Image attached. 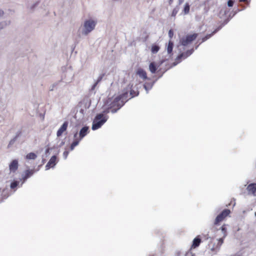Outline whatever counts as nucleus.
<instances>
[{"label": "nucleus", "instance_id": "nucleus-59", "mask_svg": "<svg viewBox=\"0 0 256 256\" xmlns=\"http://www.w3.org/2000/svg\"><path fill=\"white\" fill-rule=\"evenodd\" d=\"M200 44H201V42H200L199 44H198V45H197V46H196L195 48H196V50L198 48V47L199 46H200Z\"/></svg>", "mask_w": 256, "mask_h": 256}, {"label": "nucleus", "instance_id": "nucleus-15", "mask_svg": "<svg viewBox=\"0 0 256 256\" xmlns=\"http://www.w3.org/2000/svg\"><path fill=\"white\" fill-rule=\"evenodd\" d=\"M136 74L142 78L144 80H150V78H148L147 76L146 72L142 68H138L136 72Z\"/></svg>", "mask_w": 256, "mask_h": 256}, {"label": "nucleus", "instance_id": "nucleus-42", "mask_svg": "<svg viewBox=\"0 0 256 256\" xmlns=\"http://www.w3.org/2000/svg\"><path fill=\"white\" fill-rule=\"evenodd\" d=\"M78 130H76L75 132H74V140H78Z\"/></svg>", "mask_w": 256, "mask_h": 256}, {"label": "nucleus", "instance_id": "nucleus-18", "mask_svg": "<svg viewBox=\"0 0 256 256\" xmlns=\"http://www.w3.org/2000/svg\"><path fill=\"white\" fill-rule=\"evenodd\" d=\"M158 66L156 62H152L150 64L149 70L152 74H155L158 70Z\"/></svg>", "mask_w": 256, "mask_h": 256}, {"label": "nucleus", "instance_id": "nucleus-48", "mask_svg": "<svg viewBox=\"0 0 256 256\" xmlns=\"http://www.w3.org/2000/svg\"><path fill=\"white\" fill-rule=\"evenodd\" d=\"M178 63H180V62L176 60L172 64L170 68H172V66H176Z\"/></svg>", "mask_w": 256, "mask_h": 256}, {"label": "nucleus", "instance_id": "nucleus-61", "mask_svg": "<svg viewBox=\"0 0 256 256\" xmlns=\"http://www.w3.org/2000/svg\"><path fill=\"white\" fill-rule=\"evenodd\" d=\"M75 47H76V45L72 46V51H73L74 50Z\"/></svg>", "mask_w": 256, "mask_h": 256}, {"label": "nucleus", "instance_id": "nucleus-50", "mask_svg": "<svg viewBox=\"0 0 256 256\" xmlns=\"http://www.w3.org/2000/svg\"><path fill=\"white\" fill-rule=\"evenodd\" d=\"M2 193L1 192V190L0 189V202H2L4 200L3 198H2Z\"/></svg>", "mask_w": 256, "mask_h": 256}, {"label": "nucleus", "instance_id": "nucleus-12", "mask_svg": "<svg viewBox=\"0 0 256 256\" xmlns=\"http://www.w3.org/2000/svg\"><path fill=\"white\" fill-rule=\"evenodd\" d=\"M68 124V120L64 121L62 124L60 126V128L56 132V136L58 137H60L62 136V134L66 130Z\"/></svg>", "mask_w": 256, "mask_h": 256}, {"label": "nucleus", "instance_id": "nucleus-57", "mask_svg": "<svg viewBox=\"0 0 256 256\" xmlns=\"http://www.w3.org/2000/svg\"><path fill=\"white\" fill-rule=\"evenodd\" d=\"M57 149H58L57 152H56V154H55V155H56V156L57 154H59V152H60V148H57Z\"/></svg>", "mask_w": 256, "mask_h": 256}, {"label": "nucleus", "instance_id": "nucleus-52", "mask_svg": "<svg viewBox=\"0 0 256 256\" xmlns=\"http://www.w3.org/2000/svg\"><path fill=\"white\" fill-rule=\"evenodd\" d=\"M4 12L3 10H0V16L2 17L4 16Z\"/></svg>", "mask_w": 256, "mask_h": 256}, {"label": "nucleus", "instance_id": "nucleus-1", "mask_svg": "<svg viewBox=\"0 0 256 256\" xmlns=\"http://www.w3.org/2000/svg\"><path fill=\"white\" fill-rule=\"evenodd\" d=\"M130 89V84L124 88L122 94L116 97L110 104V112H116L128 101L130 94L129 90Z\"/></svg>", "mask_w": 256, "mask_h": 256}, {"label": "nucleus", "instance_id": "nucleus-56", "mask_svg": "<svg viewBox=\"0 0 256 256\" xmlns=\"http://www.w3.org/2000/svg\"><path fill=\"white\" fill-rule=\"evenodd\" d=\"M173 2V0H168V4L169 5H171Z\"/></svg>", "mask_w": 256, "mask_h": 256}, {"label": "nucleus", "instance_id": "nucleus-38", "mask_svg": "<svg viewBox=\"0 0 256 256\" xmlns=\"http://www.w3.org/2000/svg\"><path fill=\"white\" fill-rule=\"evenodd\" d=\"M235 0H228L227 2V4L228 7H232L234 4Z\"/></svg>", "mask_w": 256, "mask_h": 256}, {"label": "nucleus", "instance_id": "nucleus-6", "mask_svg": "<svg viewBox=\"0 0 256 256\" xmlns=\"http://www.w3.org/2000/svg\"><path fill=\"white\" fill-rule=\"evenodd\" d=\"M231 212L230 210L228 208H225L222 210L218 216H216L214 222V225L216 226L220 224V222H222L226 216H228Z\"/></svg>", "mask_w": 256, "mask_h": 256}, {"label": "nucleus", "instance_id": "nucleus-63", "mask_svg": "<svg viewBox=\"0 0 256 256\" xmlns=\"http://www.w3.org/2000/svg\"><path fill=\"white\" fill-rule=\"evenodd\" d=\"M102 112H110L109 110H103Z\"/></svg>", "mask_w": 256, "mask_h": 256}, {"label": "nucleus", "instance_id": "nucleus-13", "mask_svg": "<svg viewBox=\"0 0 256 256\" xmlns=\"http://www.w3.org/2000/svg\"><path fill=\"white\" fill-rule=\"evenodd\" d=\"M202 242V239L200 236H196L192 240V244L191 245V249L196 248L199 246L200 244Z\"/></svg>", "mask_w": 256, "mask_h": 256}, {"label": "nucleus", "instance_id": "nucleus-40", "mask_svg": "<svg viewBox=\"0 0 256 256\" xmlns=\"http://www.w3.org/2000/svg\"><path fill=\"white\" fill-rule=\"evenodd\" d=\"M68 154H69V152L68 150H66L64 151V152L63 153V157L64 160L66 159Z\"/></svg>", "mask_w": 256, "mask_h": 256}, {"label": "nucleus", "instance_id": "nucleus-58", "mask_svg": "<svg viewBox=\"0 0 256 256\" xmlns=\"http://www.w3.org/2000/svg\"><path fill=\"white\" fill-rule=\"evenodd\" d=\"M57 146H54L52 147H51L50 148H52V150L56 148Z\"/></svg>", "mask_w": 256, "mask_h": 256}, {"label": "nucleus", "instance_id": "nucleus-55", "mask_svg": "<svg viewBox=\"0 0 256 256\" xmlns=\"http://www.w3.org/2000/svg\"><path fill=\"white\" fill-rule=\"evenodd\" d=\"M46 162V160L44 158H42V164H41L42 166V164H44Z\"/></svg>", "mask_w": 256, "mask_h": 256}, {"label": "nucleus", "instance_id": "nucleus-33", "mask_svg": "<svg viewBox=\"0 0 256 256\" xmlns=\"http://www.w3.org/2000/svg\"><path fill=\"white\" fill-rule=\"evenodd\" d=\"M49 145L50 144H48L46 146L47 148L45 150L46 157H48L49 156V154H50V150H52V148H50V147H49Z\"/></svg>", "mask_w": 256, "mask_h": 256}, {"label": "nucleus", "instance_id": "nucleus-39", "mask_svg": "<svg viewBox=\"0 0 256 256\" xmlns=\"http://www.w3.org/2000/svg\"><path fill=\"white\" fill-rule=\"evenodd\" d=\"M195 254L192 252L191 248L190 250L186 254V256H194Z\"/></svg>", "mask_w": 256, "mask_h": 256}, {"label": "nucleus", "instance_id": "nucleus-19", "mask_svg": "<svg viewBox=\"0 0 256 256\" xmlns=\"http://www.w3.org/2000/svg\"><path fill=\"white\" fill-rule=\"evenodd\" d=\"M247 190L253 194L256 192V183H251L249 184L246 188Z\"/></svg>", "mask_w": 256, "mask_h": 256}, {"label": "nucleus", "instance_id": "nucleus-4", "mask_svg": "<svg viewBox=\"0 0 256 256\" xmlns=\"http://www.w3.org/2000/svg\"><path fill=\"white\" fill-rule=\"evenodd\" d=\"M96 24V22L94 20L91 19L86 20L84 23V28L82 30V34L84 36H87L94 29Z\"/></svg>", "mask_w": 256, "mask_h": 256}, {"label": "nucleus", "instance_id": "nucleus-9", "mask_svg": "<svg viewBox=\"0 0 256 256\" xmlns=\"http://www.w3.org/2000/svg\"><path fill=\"white\" fill-rule=\"evenodd\" d=\"M58 162L57 156H52L46 166V170H48L51 168H54Z\"/></svg>", "mask_w": 256, "mask_h": 256}, {"label": "nucleus", "instance_id": "nucleus-36", "mask_svg": "<svg viewBox=\"0 0 256 256\" xmlns=\"http://www.w3.org/2000/svg\"><path fill=\"white\" fill-rule=\"evenodd\" d=\"M46 113H36V116L40 118L42 121H43L44 119Z\"/></svg>", "mask_w": 256, "mask_h": 256}, {"label": "nucleus", "instance_id": "nucleus-54", "mask_svg": "<svg viewBox=\"0 0 256 256\" xmlns=\"http://www.w3.org/2000/svg\"><path fill=\"white\" fill-rule=\"evenodd\" d=\"M184 0H178V5H180L181 4H182V3H183Z\"/></svg>", "mask_w": 256, "mask_h": 256}, {"label": "nucleus", "instance_id": "nucleus-45", "mask_svg": "<svg viewBox=\"0 0 256 256\" xmlns=\"http://www.w3.org/2000/svg\"><path fill=\"white\" fill-rule=\"evenodd\" d=\"M57 85V84L56 83H54V84H52L50 86V91H52L54 90V88L55 86H56Z\"/></svg>", "mask_w": 256, "mask_h": 256}, {"label": "nucleus", "instance_id": "nucleus-26", "mask_svg": "<svg viewBox=\"0 0 256 256\" xmlns=\"http://www.w3.org/2000/svg\"><path fill=\"white\" fill-rule=\"evenodd\" d=\"M10 20H5L2 21L0 22V28L1 30L3 29L6 26H7L10 25Z\"/></svg>", "mask_w": 256, "mask_h": 256}, {"label": "nucleus", "instance_id": "nucleus-62", "mask_svg": "<svg viewBox=\"0 0 256 256\" xmlns=\"http://www.w3.org/2000/svg\"><path fill=\"white\" fill-rule=\"evenodd\" d=\"M240 10H239L238 8H236V10L234 11V12H240Z\"/></svg>", "mask_w": 256, "mask_h": 256}, {"label": "nucleus", "instance_id": "nucleus-32", "mask_svg": "<svg viewBox=\"0 0 256 256\" xmlns=\"http://www.w3.org/2000/svg\"><path fill=\"white\" fill-rule=\"evenodd\" d=\"M1 192L2 193V196L3 200L8 198V190L4 189L2 190H1Z\"/></svg>", "mask_w": 256, "mask_h": 256}, {"label": "nucleus", "instance_id": "nucleus-7", "mask_svg": "<svg viewBox=\"0 0 256 256\" xmlns=\"http://www.w3.org/2000/svg\"><path fill=\"white\" fill-rule=\"evenodd\" d=\"M228 226V224H224L220 228H218L215 226H213L212 230L214 232H216L214 237L217 236L226 237L228 235L226 228Z\"/></svg>", "mask_w": 256, "mask_h": 256}, {"label": "nucleus", "instance_id": "nucleus-2", "mask_svg": "<svg viewBox=\"0 0 256 256\" xmlns=\"http://www.w3.org/2000/svg\"><path fill=\"white\" fill-rule=\"evenodd\" d=\"M107 114L108 113H96L92 122V130H96L102 126L108 118Z\"/></svg>", "mask_w": 256, "mask_h": 256}, {"label": "nucleus", "instance_id": "nucleus-24", "mask_svg": "<svg viewBox=\"0 0 256 256\" xmlns=\"http://www.w3.org/2000/svg\"><path fill=\"white\" fill-rule=\"evenodd\" d=\"M37 157V155L34 152H30L27 154L26 156V160H35Z\"/></svg>", "mask_w": 256, "mask_h": 256}, {"label": "nucleus", "instance_id": "nucleus-8", "mask_svg": "<svg viewBox=\"0 0 256 256\" xmlns=\"http://www.w3.org/2000/svg\"><path fill=\"white\" fill-rule=\"evenodd\" d=\"M42 166V165H39L37 169H30L28 166V169L26 170L24 173L22 174V178L21 180H23L24 182L28 178L31 177L36 172H38L40 170V168Z\"/></svg>", "mask_w": 256, "mask_h": 256}, {"label": "nucleus", "instance_id": "nucleus-53", "mask_svg": "<svg viewBox=\"0 0 256 256\" xmlns=\"http://www.w3.org/2000/svg\"><path fill=\"white\" fill-rule=\"evenodd\" d=\"M204 237L205 238V239H206V240H208V239L209 238H210V237L208 236V234H206V235H204Z\"/></svg>", "mask_w": 256, "mask_h": 256}, {"label": "nucleus", "instance_id": "nucleus-35", "mask_svg": "<svg viewBox=\"0 0 256 256\" xmlns=\"http://www.w3.org/2000/svg\"><path fill=\"white\" fill-rule=\"evenodd\" d=\"M104 75H105L104 73H103V74H100L95 82H96L97 84H98L99 82H100L102 81V80L103 78Z\"/></svg>", "mask_w": 256, "mask_h": 256}, {"label": "nucleus", "instance_id": "nucleus-29", "mask_svg": "<svg viewBox=\"0 0 256 256\" xmlns=\"http://www.w3.org/2000/svg\"><path fill=\"white\" fill-rule=\"evenodd\" d=\"M186 58H185L184 52H180L176 58V60L180 62L182 59H185Z\"/></svg>", "mask_w": 256, "mask_h": 256}, {"label": "nucleus", "instance_id": "nucleus-41", "mask_svg": "<svg viewBox=\"0 0 256 256\" xmlns=\"http://www.w3.org/2000/svg\"><path fill=\"white\" fill-rule=\"evenodd\" d=\"M168 35L170 38H172L174 36V31L172 29L168 30Z\"/></svg>", "mask_w": 256, "mask_h": 256}, {"label": "nucleus", "instance_id": "nucleus-17", "mask_svg": "<svg viewBox=\"0 0 256 256\" xmlns=\"http://www.w3.org/2000/svg\"><path fill=\"white\" fill-rule=\"evenodd\" d=\"M174 42L170 40L168 41V44L166 47L168 54L171 56L173 54Z\"/></svg>", "mask_w": 256, "mask_h": 256}, {"label": "nucleus", "instance_id": "nucleus-64", "mask_svg": "<svg viewBox=\"0 0 256 256\" xmlns=\"http://www.w3.org/2000/svg\"><path fill=\"white\" fill-rule=\"evenodd\" d=\"M162 74H161L160 76H159V77H158V78H160V77H162Z\"/></svg>", "mask_w": 256, "mask_h": 256}, {"label": "nucleus", "instance_id": "nucleus-49", "mask_svg": "<svg viewBox=\"0 0 256 256\" xmlns=\"http://www.w3.org/2000/svg\"><path fill=\"white\" fill-rule=\"evenodd\" d=\"M97 84L96 82H94V84L92 86V88H91V90H93L95 89L96 87V86H97Z\"/></svg>", "mask_w": 256, "mask_h": 256}, {"label": "nucleus", "instance_id": "nucleus-34", "mask_svg": "<svg viewBox=\"0 0 256 256\" xmlns=\"http://www.w3.org/2000/svg\"><path fill=\"white\" fill-rule=\"evenodd\" d=\"M16 140V138H12L8 146V148H10L15 142Z\"/></svg>", "mask_w": 256, "mask_h": 256}, {"label": "nucleus", "instance_id": "nucleus-43", "mask_svg": "<svg viewBox=\"0 0 256 256\" xmlns=\"http://www.w3.org/2000/svg\"><path fill=\"white\" fill-rule=\"evenodd\" d=\"M22 131L18 130L17 132L16 136L14 138H16L17 140L18 138H19L22 135Z\"/></svg>", "mask_w": 256, "mask_h": 256}, {"label": "nucleus", "instance_id": "nucleus-37", "mask_svg": "<svg viewBox=\"0 0 256 256\" xmlns=\"http://www.w3.org/2000/svg\"><path fill=\"white\" fill-rule=\"evenodd\" d=\"M40 2L39 0L36 2L35 3H34L31 6H30V10H34V8L39 4Z\"/></svg>", "mask_w": 256, "mask_h": 256}, {"label": "nucleus", "instance_id": "nucleus-16", "mask_svg": "<svg viewBox=\"0 0 256 256\" xmlns=\"http://www.w3.org/2000/svg\"><path fill=\"white\" fill-rule=\"evenodd\" d=\"M130 89L129 90L130 96L129 99L133 98L135 96H138L139 94V91L138 90V88H136V90H134V88H132V84H130Z\"/></svg>", "mask_w": 256, "mask_h": 256}, {"label": "nucleus", "instance_id": "nucleus-47", "mask_svg": "<svg viewBox=\"0 0 256 256\" xmlns=\"http://www.w3.org/2000/svg\"><path fill=\"white\" fill-rule=\"evenodd\" d=\"M65 144V142L64 141H62V142L60 143V144L58 146H57L56 148H60L62 146H64Z\"/></svg>", "mask_w": 256, "mask_h": 256}, {"label": "nucleus", "instance_id": "nucleus-3", "mask_svg": "<svg viewBox=\"0 0 256 256\" xmlns=\"http://www.w3.org/2000/svg\"><path fill=\"white\" fill-rule=\"evenodd\" d=\"M91 104V100L89 96H85L80 101L75 108L74 112H84L89 108Z\"/></svg>", "mask_w": 256, "mask_h": 256}, {"label": "nucleus", "instance_id": "nucleus-11", "mask_svg": "<svg viewBox=\"0 0 256 256\" xmlns=\"http://www.w3.org/2000/svg\"><path fill=\"white\" fill-rule=\"evenodd\" d=\"M18 168V161L17 159H14L9 164V170L10 172H15Z\"/></svg>", "mask_w": 256, "mask_h": 256}, {"label": "nucleus", "instance_id": "nucleus-51", "mask_svg": "<svg viewBox=\"0 0 256 256\" xmlns=\"http://www.w3.org/2000/svg\"><path fill=\"white\" fill-rule=\"evenodd\" d=\"M148 37H149L148 35H146V36L144 38V39H143V42H146L148 40Z\"/></svg>", "mask_w": 256, "mask_h": 256}, {"label": "nucleus", "instance_id": "nucleus-46", "mask_svg": "<svg viewBox=\"0 0 256 256\" xmlns=\"http://www.w3.org/2000/svg\"><path fill=\"white\" fill-rule=\"evenodd\" d=\"M237 14V12H234L232 11L230 14L229 16L232 18V17L234 16L236 14Z\"/></svg>", "mask_w": 256, "mask_h": 256}, {"label": "nucleus", "instance_id": "nucleus-23", "mask_svg": "<svg viewBox=\"0 0 256 256\" xmlns=\"http://www.w3.org/2000/svg\"><path fill=\"white\" fill-rule=\"evenodd\" d=\"M229 20L226 19L218 28L214 30V33H216L218 32L224 26H225L228 22Z\"/></svg>", "mask_w": 256, "mask_h": 256}, {"label": "nucleus", "instance_id": "nucleus-10", "mask_svg": "<svg viewBox=\"0 0 256 256\" xmlns=\"http://www.w3.org/2000/svg\"><path fill=\"white\" fill-rule=\"evenodd\" d=\"M90 132L89 126L85 125L83 126L80 130L78 133L79 140H82L84 136H86Z\"/></svg>", "mask_w": 256, "mask_h": 256}, {"label": "nucleus", "instance_id": "nucleus-27", "mask_svg": "<svg viewBox=\"0 0 256 256\" xmlns=\"http://www.w3.org/2000/svg\"><path fill=\"white\" fill-rule=\"evenodd\" d=\"M18 184L19 182L18 180H14L10 184V188L11 189L14 190L17 188Z\"/></svg>", "mask_w": 256, "mask_h": 256}, {"label": "nucleus", "instance_id": "nucleus-21", "mask_svg": "<svg viewBox=\"0 0 256 256\" xmlns=\"http://www.w3.org/2000/svg\"><path fill=\"white\" fill-rule=\"evenodd\" d=\"M160 49V46L158 44H154L152 45L150 50L152 54H156L159 51Z\"/></svg>", "mask_w": 256, "mask_h": 256}, {"label": "nucleus", "instance_id": "nucleus-20", "mask_svg": "<svg viewBox=\"0 0 256 256\" xmlns=\"http://www.w3.org/2000/svg\"><path fill=\"white\" fill-rule=\"evenodd\" d=\"M156 80H157L156 79L155 80H154L151 82H146L144 84V88L146 91V93H148V90L152 88Z\"/></svg>", "mask_w": 256, "mask_h": 256}, {"label": "nucleus", "instance_id": "nucleus-5", "mask_svg": "<svg viewBox=\"0 0 256 256\" xmlns=\"http://www.w3.org/2000/svg\"><path fill=\"white\" fill-rule=\"evenodd\" d=\"M198 36V34L196 33L188 34L185 36H183L180 39V44L184 46H187L194 41Z\"/></svg>", "mask_w": 256, "mask_h": 256}, {"label": "nucleus", "instance_id": "nucleus-25", "mask_svg": "<svg viewBox=\"0 0 256 256\" xmlns=\"http://www.w3.org/2000/svg\"><path fill=\"white\" fill-rule=\"evenodd\" d=\"M190 10V5L188 2H186L184 6L183 12L184 14H187L189 13Z\"/></svg>", "mask_w": 256, "mask_h": 256}, {"label": "nucleus", "instance_id": "nucleus-31", "mask_svg": "<svg viewBox=\"0 0 256 256\" xmlns=\"http://www.w3.org/2000/svg\"><path fill=\"white\" fill-rule=\"evenodd\" d=\"M194 52V49L193 48L190 49V50H187L186 52H183L184 56H185V58H188V57L189 56H190Z\"/></svg>", "mask_w": 256, "mask_h": 256}, {"label": "nucleus", "instance_id": "nucleus-22", "mask_svg": "<svg viewBox=\"0 0 256 256\" xmlns=\"http://www.w3.org/2000/svg\"><path fill=\"white\" fill-rule=\"evenodd\" d=\"M80 140H79V138L78 140H74L70 145V150H72L74 148L79 144Z\"/></svg>", "mask_w": 256, "mask_h": 256}, {"label": "nucleus", "instance_id": "nucleus-60", "mask_svg": "<svg viewBox=\"0 0 256 256\" xmlns=\"http://www.w3.org/2000/svg\"><path fill=\"white\" fill-rule=\"evenodd\" d=\"M239 1H240V2H244L247 1V0H239Z\"/></svg>", "mask_w": 256, "mask_h": 256}, {"label": "nucleus", "instance_id": "nucleus-28", "mask_svg": "<svg viewBox=\"0 0 256 256\" xmlns=\"http://www.w3.org/2000/svg\"><path fill=\"white\" fill-rule=\"evenodd\" d=\"M216 33H214V30L210 34H207L206 36H205L204 37H203L202 39V42H203L208 39H209L210 38H211L214 34Z\"/></svg>", "mask_w": 256, "mask_h": 256}, {"label": "nucleus", "instance_id": "nucleus-14", "mask_svg": "<svg viewBox=\"0 0 256 256\" xmlns=\"http://www.w3.org/2000/svg\"><path fill=\"white\" fill-rule=\"evenodd\" d=\"M226 237L222 236L219 238H218L217 240L218 241V244L216 246H214V244L213 246L211 248L212 251H218L220 249V247L222 244L224 243V239Z\"/></svg>", "mask_w": 256, "mask_h": 256}, {"label": "nucleus", "instance_id": "nucleus-30", "mask_svg": "<svg viewBox=\"0 0 256 256\" xmlns=\"http://www.w3.org/2000/svg\"><path fill=\"white\" fill-rule=\"evenodd\" d=\"M180 10L179 6H176L172 10L171 16L175 17Z\"/></svg>", "mask_w": 256, "mask_h": 256}, {"label": "nucleus", "instance_id": "nucleus-44", "mask_svg": "<svg viewBox=\"0 0 256 256\" xmlns=\"http://www.w3.org/2000/svg\"><path fill=\"white\" fill-rule=\"evenodd\" d=\"M168 60V59H162L160 60L159 62L158 66H160L162 64H163L165 62H166Z\"/></svg>", "mask_w": 256, "mask_h": 256}]
</instances>
